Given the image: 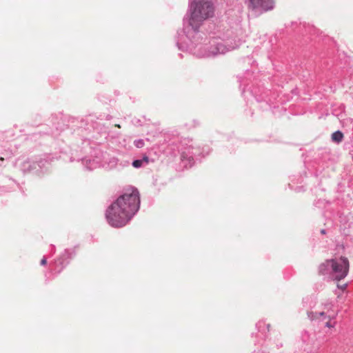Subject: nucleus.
<instances>
[{"instance_id": "obj_10", "label": "nucleus", "mask_w": 353, "mask_h": 353, "mask_svg": "<svg viewBox=\"0 0 353 353\" xmlns=\"http://www.w3.org/2000/svg\"><path fill=\"white\" fill-rule=\"evenodd\" d=\"M181 158L182 161L187 159L190 163L193 161V158L192 157H187L184 152L181 154Z\"/></svg>"}, {"instance_id": "obj_3", "label": "nucleus", "mask_w": 353, "mask_h": 353, "mask_svg": "<svg viewBox=\"0 0 353 353\" xmlns=\"http://www.w3.org/2000/svg\"><path fill=\"white\" fill-rule=\"evenodd\" d=\"M190 9L192 13L189 23L194 29H197L203 21L214 14L213 6L208 0H194Z\"/></svg>"}, {"instance_id": "obj_6", "label": "nucleus", "mask_w": 353, "mask_h": 353, "mask_svg": "<svg viewBox=\"0 0 353 353\" xmlns=\"http://www.w3.org/2000/svg\"><path fill=\"white\" fill-rule=\"evenodd\" d=\"M216 45V50H209L207 56H214L219 54H224L226 52L227 49L226 47L222 43H217Z\"/></svg>"}, {"instance_id": "obj_5", "label": "nucleus", "mask_w": 353, "mask_h": 353, "mask_svg": "<svg viewBox=\"0 0 353 353\" xmlns=\"http://www.w3.org/2000/svg\"><path fill=\"white\" fill-rule=\"evenodd\" d=\"M307 315H308V317L311 320H314V319H319L320 316H324V319L327 318L329 319L325 323L326 327H327L329 328H332L335 326L336 322L332 321V320L334 319L335 316H336V314L334 312L332 314H327L324 312H320L319 313H316V312L314 313L313 312H308Z\"/></svg>"}, {"instance_id": "obj_7", "label": "nucleus", "mask_w": 353, "mask_h": 353, "mask_svg": "<svg viewBox=\"0 0 353 353\" xmlns=\"http://www.w3.org/2000/svg\"><path fill=\"white\" fill-rule=\"evenodd\" d=\"M343 139V133L338 130L335 132H334L332 134V140L334 141V142H336V143H340L342 141Z\"/></svg>"}, {"instance_id": "obj_9", "label": "nucleus", "mask_w": 353, "mask_h": 353, "mask_svg": "<svg viewBox=\"0 0 353 353\" xmlns=\"http://www.w3.org/2000/svg\"><path fill=\"white\" fill-rule=\"evenodd\" d=\"M143 163V160H141V159L140 160H135V161H133L132 165L134 168H138L141 167Z\"/></svg>"}, {"instance_id": "obj_13", "label": "nucleus", "mask_w": 353, "mask_h": 353, "mask_svg": "<svg viewBox=\"0 0 353 353\" xmlns=\"http://www.w3.org/2000/svg\"><path fill=\"white\" fill-rule=\"evenodd\" d=\"M142 160H143V163H145L146 164L148 163V162H149V159L148 157H143V159Z\"/></svg>"}, {"instance_id": "obj_1", "label": "nucleus", "mask_w": 353, "mask_h": 353, "mask_svg": "<svg viewBox=\"0 0 353 353\" xmlns=\"http://www.w3.org/2000/svg\"><path fill=\"white\" fill-rule=\"evenodd\" d=\"M140 205L139 193L137 188H130L112 202L105 211L108 223L114 228L126 225L137 212Z\"/></svg>"}, {"instance_id": "obj_8", "label": "nucleus", "mask_w": 353, "mask_h": 353, "mask_svg": "<svg viewBox=\"0 0 353 353\" xmlns=\"http://www.w3.org/2000/svg\"><path fill=\"white\" fill-rule=\"evenodd\" d=\"M134 144L137 148H141L144 146L145 143L143 139H139L134 141Z\"/></svg>"}, {"instance_id": "obj_11", "label": "nucleus", "mask_w": 353, "mask_h": 353, "mask_svg": "<svg viewBox=\"0 0 353 353\" xmlns=\"http://www.w3.org/2000/svg\"><path fill=\"white\" fill-rule=\"evenodd\" d=\"M47 263V259L46 257H43L41 260V265H46Z\"/></svg>"}, {"instance_id": "obj_2", "label": "nucleus", "mask_w": 353, "mask_h": 353, "mask_svg": "<svg viewBox=\"0 0 353 353\" xmlns=\"http://www.w3.org/2000/svg\"><path fill=\"white\" fill-rule=\"evenodd\" d=\"M350 268V263L345 256L326 260L319 266V274H330L333 280L341 281L346 277Z\"/></svg>"}, {"instance_id": "obj_12", "label": "nucleus", "mask_w": 353, "mask_h": 353, "mask_svg": "<svg viewBox=\"0 0 353 353\" xmlns=\"http://www.w3.org/2000/svg\"><path fill=\"white\" fill-rule=\"evenodd\" d=\"M337 287H338V288H339L342 290H345L347 288V285L346 284L343 285H338Z\"/></svg>"}, {"instance_id": "obj_15", "label": "nucleus", "mask_w": 353, "mask_h": 353, "mask_svg": "<svg viewBox=\"0 0 353 353\" xmlns=\"http://www.w3.org/2000/svg\"><path fill=\"white\" fill-rule=\"evenodd\" d=\"M63 269V267H61L58 271H57V273H60L61 272Z\"/></svg>"}, {"instance_id": "obj_4", "label": "nucleus", "mask_w": 353, "mask_h": 353, "mask_svg": "<svg viewBox=\"0 0 353 353\" xmlns=\"http://www.w3.org/2000/svg\"><path fill=\"white\" fill-rule=\"evenodd\" d=\"M249 9L262 12L272 10L274 8L273 0H246Z\"/></svg>"}, {"instance_id": "obj_14", "label": "nucleus", "mask_w": 353, "mask_h": 353, "mask_svg": "<svg viewBox=\"0 0 353 353\" xmlns=\"http://www.w3.org/2000/svg\"><path fill=\"white\" fill-rule=\"evenodd\" d=\"M210 50H216V45L211 46Z\"/></svg>"}]
</instances>
